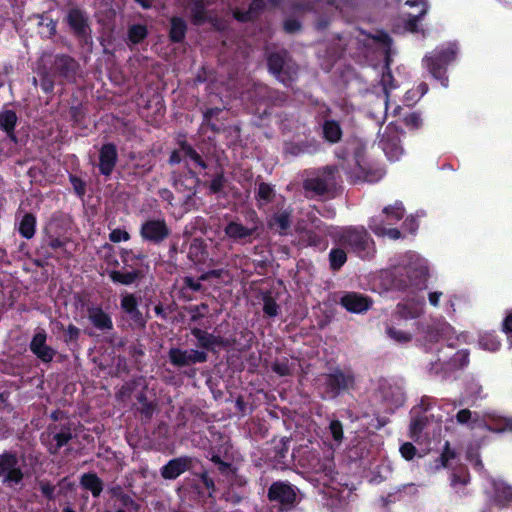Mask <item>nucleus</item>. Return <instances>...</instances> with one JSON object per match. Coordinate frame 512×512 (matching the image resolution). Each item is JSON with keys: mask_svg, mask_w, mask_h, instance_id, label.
Instances as JSON below:
<instances>
[{"mask_svg": "<svg viewBox=\"0 0 512 512\" xmlns=\"http://www.w3.org/2000/svg\"><path fill=\"white\" fill-rule=\"evenodd\" d=\"M186 459H174L162 468V476L166 479H175L187 469Z\"/></svg>", "mask_w": 512, "mask_h": 512, "instance_id": "20", "label": "nucleus"}, {"mask_svg": "<svg viewBox=\"0 0 512 512\" xmlns=\"http://www.w3.org/2000/svg\"><path fill=\"white\" fill-rule=\"evenodd\" d=\"M341 304L350 312L361 313L370 306V301L358 293H347L341 298Z\"/></svg>", "mask_w": 512, "mask_h": 512, "instance_id": "15", "label": "nucleus"}, {"mask_svg": "<svg viewBox=\"0 0 512 512\" xmlns=\"http://www.w3.org/2000/svg\"><path fill=\"white\" fill-rule=\"evenodd\" d=\"M382 149L385 152L386 156L391 161H396L402 155V148L398 143V139L396 137L389 138L384 135L382 139Z\"/></svg>", "mask_w": 512, "mask_h": 512, "instance_id": "21", "label": "nucleus"}, {"mask_svg": "<svg viewBox=\"0 0 512 512\" xmlns=\"http://www.w3.org/2000/svg\"><path fill=\"white\" fill-rule=\"evenodd\" d=\"M471 418V412L469 410H460L457 413V420L459 423H466Z\"/></svg>", "mask_w": 512, "mask_h": 512, "instance_id": "59", "label": "nucleus"}, {"mask_svg": "<svg viewBox=\"0 0 512 512\" xmlns=\"http://www.w3.org/2000/svg\"><path fill=\"white\" fill-rule=\"evenodd\" d=\"M89 319L99 329H110L112 327L111 319L100 308L91 309Z\"/></svg>", "mask_w": 512, "mask_h": 512, "instance_id": "25", "label": "nucleus"}, {"mask_svg": "<svg viewBox=\"0 0 512 512\" xmlns=\"http://www.w3.org/2000/svg\"><path fill=\"white\" fill-rule=\"evenodd\" d=\"M357 40L365 48L378 51L381 56L388 60L391 40L387 34L383 32H377L376 34L371 35L363 31H359Z\"/></svg>", "mask_w": 512, "mask_h": 512, "instance_id": "5", "label": "nucleus"}, {"mask_svg": "<svg viewBox=\"0 0 512 512\" xmlns=\"http://www.w3.org/2000/svg\"><path fill=\"white\" fill-rule=\"evenodd\" d=\"M82 486L90 490L94 496H99L103 487L101 480L95 474H84L81 477Z\"/></svg>", "mask_w": 512, "mask_h": 512, "instance_id": "28", "label": "nucleus"}, {"mask_svg": "<svg viewBox=\"0 0 512 512\" xmlns=\"http://www.w3.org/2000/svg\"><path fill=\"white\" fill-rule=\"evenodd\" d=\"M487 429L495 432H512V418L496 417L486 422Z\"/></svg>", "mask_w": 512, "mask_h": 512, "instance_id": "29", "label": "nucleus"}, {"mask_svg": "<svg viewBox=\"0 0 512 512\" xmlns=\"http://www.w3.org/2000/svg\"><path fill=\"white\" fill-rule=\"evenodd\" d=\"M427 91H428L427 84L421 83L418 85V87L415 91L411 90L406 93V101L408 103L415 102V101L419 100L423 95H425Z\"/></svg>", "mask_w": 512, "mask_h": 512, "instance_id": "45", "label": "nucleus"}, {"mask_svg": "<svg viewBox=\"0 0 512 512\" xmlns=\"http://www.w3.org/2000/svg\"><path fill=\"white\" fill-rule=\"evenodd\" d=\"M346 252L340 248L333 249L330 252V264L335 270L339 269L346 262Z\"/></svg>", "mask_w": 512, "mask_h": 512, "instance_id": "40", "label": "nucleus"}, {"mask_svg": "<svg viewBox=\"0 0 512 512\" xmlns=\"http://www.w3.org/2000/svg\"><path fill=\"white\" fill-rule=\"evenodd\" d=\"M272 194L273 189L268 184L262 183L259 185L258 197L260 200L267 202L270 200Z\"/></svg>", "mask_w": 512, "mask_h": 512, "instance_id": "51", "label": "nucleus"}, {"mask_svg": "<svg viewBox=\"0 0 512 512\" xmlns=\"http://www.w3.org/2000/svg\"><path fill=\"white\" fill-rule=\"evenodd\" d=\"M181 161H185L187 165L193 164L194 166H199L201 168L205 167L200 156L186 144L181 145V147L174 151L170 157L171 163H179Z\"/></svg>", "mask_w": 512, "mask_h": 512, "instance_id": "13", "label": "nucleus"}, {"mask_svg": "<svg viewBox=\"0 0 512 512\" xmlns=\"http://www.w3.org/2000/svg\"><path fill=\"white\" fill-rule=\"evenodd\" d=\"M263 310L266 315L273 317L278 314V305L270 296H265Z\"/></svg>", "mask_w": 512, "mask_h": 512, "instance_id": "48", "label": "nucleus"}, {"mask_svg": "<svg viewBox=\"0 0 512 512\" xmlns=\"http://www.w3.org/2000/svg\"><path fill=\"white\" fill-rule=\"evenodd\" d=\"M329 431L333 440L337 445H339L343 439V428L341 423L337 420L331 421L329 425Z\"/></svg>", "mask_w": 512, "mask_h": 512, "instance_id": "46", "label": "nucleus"}, {"mask_svg": "<svg viewBox=\"0 0 512 512\" xmlns=\"http://www.w3.org/2000/svg\"><path fill=\"white\" fill-rule=\"evenodd\" d=\"M395 320L397 321L395 324L387 326V336L399 344L409 343L413 339L414 330L403 328L401 324L402 320H399L396 316Z\"/></svg>", "mask_w": 512, "mask_h": 512, "instance_id": "16", "label": "nucleus"}, {"mask_svg": "<svg viewBox=\"0 0 512 512\" xmlns=\"http://www.w3.org/2000/svg\"><path fill=\"white\" fill-rule=\"evenodd\" d=\"M143 255L132 250H125L122 253V261L125 267L138 269L139 264L142 262Z\"/></svg>", "mask_w": 512, "mask_h": 512, "instance_id": "33", "label": "nucleus"}, {"mask_svg": "<svg viewBox=\"0 0 512 512\" xmlns=\"http://www.w3.org/2000/svg\"><path fill=\"white\" fill-rule=\"evenodd\" d=\"M30 347L32 352L44 362H49L54 357V350L46 345V334L44 332L35 334Z\"/></svg>", "mask_w": 512, "mask_h": 512, "instance_id": "14", "label": "nucleus"}, {"mask_svg": "<svg viewBox=\"0 0 512 512\" xmlns=\"http://www.w3.org/2000/svg\"><path fill=\"white\" fill-rule=\"evenodd\" d=\"M121 307L132 318H137V316H138L137 302L133 295H130V294L124 295L122 297Z\"/></svg>", "mask_w": 512, "mask_h": 512, "instance_id": "37", "label": "nucleus"}, {"mask_svg": "<svg viewBox=\"0 0 512 512\" xmlns=\"http://www.w3.org/2000/svg\"><path fill=\"white\" fill-rule=\"evenodd\" d=\"M326 380L331 392L333 393L341 389L347 388L352 383V378L348 375H344L340 371H336L333 374L329 375L326 378Z\"/></svg>", "mask_w": 512, "mask_h": 512, "instance_id": "22", "label": "nucleus"}, {"mask_svg": "<svg viewBox=\"0 0 512 512\" xmlns=\"http://www.w3.org/2000/svg\"><path fill=\"white\" fill-rule=\"evenodd\" d=\"M405 5L413 12L403 13L404 30L418 32V22L427 13L429 5L427 0H406Z\"/></svg>", "mask_w": 512, "mask_h": 512, "instance_id": "6", "label": "nucleus"}, {"mask_svg": "<svg viewBox=\"0 0 512 512\" xmlns=\"http://www.w3.org/2000/svg\"><path fill=\"white\" fill-rule=\"evenodd\" d=\"M339 245L351 249L361 258L369 257L374 249L373 242L363 228H341L336 231Z\"/></svg>", "mask_w": 512, "mask_h": 512, "instance_id": "4", "label": "nucleus"}, {"mask_svg": "<svg viewBox=\"0 0 512 512\" xmlns=\"http://www.w3.org/2000/svg\"><path fill=\"white\" fill-rule=\"evenodd\" d=\"M79 335V329L73 325H70L68 328H67V331H66V336H67V339L68 340H75L77 339Z\"/></svg>", "mask_w": 512, "mask_h": 512, "instance_id": "60", "label": "nucleus"}, {"mask_svg": "<svg viewBox=\"0 0 512 512\" xmlns=\"http://www.w3.org/2000/svg\"><path fill=\"white\" fill-rule=\"evenodd\" d=\"M295 488L286 482H275L269 489V498L281 504L283 509H288L296 501Z\"/></svg>", "mask_w": 512, "mask_h": 512, "instance_id": "7", "label": "nucleus"}, {"mask_svg": "<svg viewBox=\"0 0 512 512\" xmlns=\"http://www.w3.org/2000/svg\"><path fill=\"white\" fill-rule=\"evenodd\" d=\"M169 234V229L166 226V223L163 220H148L146 221L141 228V235L143 238L159 242L165 239Z\"/></svg>", "mask_w": 512, "mask_h": 512, "instance_id": "11", "label": "nucleus"}, {"mask_svg": "<svg viewBox=\"0 0 512 512\" xmlns=\"http://www.w3.org/2000/svg\"><path fill=\"white\" fill-rule=\"evenodd\" d=\"M424 307L423 300H407L398 304L395 315L399 320L416 319L424 313Z\"/></svg>", "mask_w": 512, "mask_h": 512, "instance_id": "12", "label": "nucleus"}, {"mask_svg": "<svg viewBox=\"0 0 512 512\" xmlns=\"http://www.w3.org/2000/svg\"><path fill=\"white\" fill-rule=\"evenodd\" d=\"M383 176L382 171H377L375 174H369L366 172H363L361 175L356 176V180H363L368 182H374L379 180Z\"/></svg>", "mask_w": 512, "mask_h": 512, "instance_id": "54", "label": "nucleus"}, {"mask_svg": "<svg viewBox=\"0 0 512 512\" xmlns=\"http://www.w3.org/2000/svg\"><path fill=\"white\" fill-rule=\"evenodd\" d=\"M186 24L180 18H173L171 21L170 35L174 41H180L185 35Z\"/></svg>", "mask_w": 512, "mask_h": 512, "instance_id": "35", "label": "nucleus"}, {"mask_svg": "<svg viewBox=\"0 0 512 512\" xmlns=\"http://www.w3.org/2000/svg\"><path fill=\"white\" fill-rule=\"evenodd\" d=\"M263 1L262 0H253L250 4V8L246 12H242L240 10H236L234 12L235 18H237L239 21H248L251 20L254 16V12L256 9H259L262 7Z\"/></svg>", "mask_w": 512, "mask_h": 512, "instance_id": "39", "label": "nucleus"}, {"mask_svg": "<svg viewBox=\"0 0 512 512\" xmlns=\"http://www.w3.org/2000/svg\"><path fill=\"white\" fill-rule=\"evenodd\" d=\"M268 66L270 71L283 83L292 79L295 70L290 62L286 59V54L275 53L268 58Z\"/></svg>", "mask_w": 512, "mask_h": 512, "instance_id": "8", "label": "nucleus"}, {"mask_svg": "<svg viewBox=\"0 0 512 512\" xmlns=\"http://www.w3.org/2000/svg\"><path fill=\"white\" fill-rule=\"evenodd\" d=\"M222 183H223L222 176L216 177L215 179L212 180V182L210 184V190L214 193L219 192L222 188Z\"/></svg>", "mask_w": 512, "mask_h": 512, "instance_id": "56", "label": "nucleus"}, {"mask_svg": "<svg viewBox=\"0 0 512 512\" xmlns=\"http://www.w3.org/2000/svg\"><path fill=\"white\" fill-rule=\"evenodd\" d=\"M403 216L404 208L402 203L395 202L393 205L385 207L379 216L372 218L370 228L378 236L398 239L401 233L398 229L393 228L392 225L400 221Z\"/></svg>", "mask_w": 512, "mask_h": 512, "instance_id": "3", "label": "nucleus"}, {"mask_svg": "<svg viewBox=\"0 0 512 512\" xmlns=\"http://www.w3.org/2000/svg\"><path fill=\"white\" fill-rule=\"evenodd\" d=\"M141 271L139 269H132L129 272L111 271L110 278L117 283L129 285L133 283L139 276Z\"/></svg>", "mask_w": 512, "mask_h": 512, "instance_id": "27", "label": "nucleus"}, {"mask_svg": "<svg viewBox=\"0 0 512 512\" xmlns=\"http://www.w3.org/2000/svg\"><path fill=\"white\" fill-rule=\"evenodd\" d=\"M116 156V149L113 145L107 144L102 147L99 167L103 174L109 175L112 172L116 162Z\"/></svg>", "mask_w": 512, "mask_h": 512, "instance_id": "19", "label": "nucleus"}, {"mask_svg": "<svg viewBox=\"0 0 512 512\" xmlns=\"http://www.w3.org/2000/svg\"><path fill=\"white\" fill-rule=\"evenodd\" d=\"M461 296L455 292L445 293V303L443 304V310L448 314L452 315L456 312V306L460 301Z\"/></svg>", "mask_w": 512, "mask_h": 512, "instance_id": "38", "label": "nucleus"}, {"mask_svg": "<svg viewBox=\"0 0 512 512\" xmlns=\"http://www.w3.org/2000/svg\"><path fill=\"white\" fill-rule=\"evenodd\" d=\"M170 361L176 366H188L206 360V354L198 350H181L173 348L169 352Z\"/></svg>", "mask_w": 512, "mask_h": 512, "instance_id": "9", "label": "nucleus"}, {"mask_svg": "<svg viewBox=\"0 0 512 512\" xmlns=\"http://www.w3.org/2000/svg\"><path fill=\"white\" fill-rule=\"evenodd\" d=\"M146 28L142 25H134L129 30V39L133 43H138L145 38Z\"/></svg>", "mask_w": 512, "mask_h": 512, "instance_id": "44", "label": "nucleus"}, {"mask_svg": "<svg viewBox=\"0 0 512 512\" xmlns=\"http://www.w3.org/2000/svg\"><path fill=\"white\" fill-rule=\"evenodd\" d=\"M405 124L410 128H417L421 124V118L417 113H410L404 118Z\"/></svg>", "mask_w": 512, "mask_h": 512, "instance_id": "53", "label": "nucleus"}, {"mask_svg": "<svg viewBox=\"0 0 512 512\" xmlns=\"http://www.w3.org/2000/svg\"><path fill=\"white\" fill-rule=\"evenodd\" d=\"M428 302L434 308H442L445 303V293L438 290H433L428 293Z\"/></svg>", "mask_w": 512, "mask_h": 512, "instance_id": "43", "label": "nucleus"}, {"mask_svg": "<svg viewBox=\"0 0 512 512\" xmlns=\"http://www.w3.org/2000/svg\"><path fill=\"white\" fill-rule=\"evenodd\" d=\"M479 345L484 350L494 352L499 349L500 342L496 338L495 335H493L491 333H485V334L481 335L480 340H479Z\"/></svg>", "mask_w": 512, "mask_h": 512, "instance_id": "34", "label": "nucleus"}, {"mask_svg": "<svg viewBox=\"0 0 512 512\" xmlns=\"http://www.w3.org/2000/svg\"><path fill=\"white\" fill-rule=\"evenodd\" d=\"M452 332V326L446 321H441L427 329L424 339L426 342H438L440 339H448Z\"/></svg>", "mask_w": 512, "mask_h": 512, "instance_id": "17", "label": "nucleus"}, {"mask_svg": "<svg viewBox=\"0 0 512 512\" xmlns=\"http://www.w3.org/2000/svg\"><path fill=\"white\" fill-rule=\"evenodd\" d=\"M17 459L12 454L0 456V475H5V481L10 484H17L22 479L21 471L16 467Z\"/></svg>", "mask_w": 512, "mask_h": 512, "instance_id": "10", "label": "nucleus"}, {"mask_svg": "<svg viewBox=\"0 0 512 512\" xmlns=\"http://www.w3.org/2000/svg\"><path fill=\"white\" fill-rule=\"evenodd\" d=\"M275 371L280 375H287L290 373V369L288 366L276 364Z\"/></svg>", "mask_w": 512, "mask_h": 512, "instance_id": "63", "label": "nucleus"}, {"mask_svg": "<svg viewBox=\"0 0 512 512\" xmlns=\"http://www.w3.org/2000/svg\"><path fill=\"white\" fill-rule=\"evenodd\" d=\"M19 231L25 238H31L35 232V218L26 214L20 222Z\"/></svg>", "mask_w": 512, "mask_h": 512, "instance_id": "32", "label": "nucleus"}, {"mask_svg": "<svg viewBox=\"0 0 512 512\" xmlns=\"http://www.w3.org/2000/svg\"><path fill=\"white\" fill-rule=\"evenodd\" d=\"M323 133L325 138L332 143L337 142L342 135L341 128L335 121H326L323 126Z\"/></svg>", "mask_w": 512, "mask_h": 512, "instance_id": "30", "label": "nucleus"}, {"mask_svg": "<svg viewBox=\"0 0 512 512\" xmlns=\"http://www.w3.org/2000/svg\"><path fill=\"white\" fill-rule=\"evenodd\" d=\"M470 461L476 466H481V461L477 456H469Z\"/></svg>", "mask_w": 512, "mask_h": 512, "instance_id": "64", "label": "nucleus"}, {"mask_svg": "<svg viewBox=\"0 0 512 512\" xmlns=\"http://www.w3.org/2000/svg\"><path fill=\"white\" fill-rule=\"evenodd\" d=\"M504 329L507 332H512V312L509 313L504 320Z\"/></svg>", "mask_w": 512, "mask_h": 512, "instance_id": "62", "label": "nucleus"}, {"mask_svg": "<svg viewBox=\"0 0 512 512\" xmlns=\"http://www.w3.org/2000/svg\"><path fill=\"white\" fill-rule=\"evenodd\" d=\"M284 28L288 32H295L300 28V24L296 20H286L284 23Z\"/></svg>", "mask_w": 512, "mask_h": 512, "instance_id": "55", "label": "nucleus"}, {"mask_svg": "<svg viewBox=\"0 0 512 512\" xmlns=\"http://www.w3.org/2000/svg\"><path fill=\"white\" fill-rule=\"evenodd\" d=\"M422 429V423L420 420H414L411 423L410 431H411V437L416 439L418 432H420Z\"/></svg>", "mask_w": 512, "mask_h": 512, "instance_id": "57", "label": "nucleus"}, {"mask_svg": "<svg viewBox=\"0 0 512 512\" xmlns=\"http://www.w3.org/2000/svg\"><path fill=\"white\" fill-rule=\"evenodd\" d=\"M388 281L387 288L404 290L423 285L429 276V264L415 252L401 255L390 270L382 273Z\"/></svg>", "mask_w": 512, "mask_h": 512, "instance_id": "1", "label": "nucleus"}, {"mask_svg": "<svg viewBox=\"0 0 512 512\" xmlns=\"http://www.w3.org/2000/svg\"><path fill=\"white\" fill-rule=\"evenodd\" d=\"M439 362L441 363H431L430 370L434 371L436 374L440 373L444 368L450 369L464 366L468 362V355L465 351H460L457 352L450 361L447 362L446 357H444L443 359H439Z\"/></svg>", "mask_w": 512, "mask_h": 512, "instance_id": "18", "label": "nucleus"}, {"mask_svg": "<svg viewBox=\"0 0 512 512\" xmlns=\"http://www.w3.org/2000/svg\"><path fill=\"white\" fill-rule=\"evenodd\" d=\"M70 26L79 34L86 33V18L80 10H71L68 14Z\"/></svg>", "mask_w": 512, "mask_h": 512, "instance_id": "26", "label": "nucleus"}, {"mask_svg": "<svg viewBox=\"0 0 512 512\" xmlns=\"http://www.w3.org/2000/svg\"><path fill=\"white\" fill-rule=\"evenodd\" d=\"M16 121L17 116L14 111L6 110L0 113V127L8 134L13 132Z\"/></svg>", "mask_w": 512, "mask_h": 512, "instance_id": "31", "label": "nucleus"}, {"mask_svg": "<svg viewBox=\"0 0 512 512\" xmlns=\"http://www.w3.org/2000/svg\"><path fill=\"white\" fill-rule=\"evenodd\" d=\"M194 335L197 338L198 343L206 348L215 349V347L220 343L215 336L207 334L200 330H195Z\"/></svg>", "mask_w": 512, "mask_h": 512, "instance_id": "36", "label": "nucleus"}, {"mask_svg": "<svg viewBox=\"0 0 512 512\" xmlns=\"http://www.w3.org/2000/svg\"><path fill=\"white\" fill-rule=\"evenodd\" d=\"M203 6V0H191L187 4V8L193 13L196 22H200L204 19Z\"/></svg>", "mask_w": 512, "mask_h": 512, "instance_id": "42", "label": "nucleus"}, {"mask_svg": "<svg viewBox=\"0 0 512 512\" xmlns=\"http://www.w3.org/2000/svg\"><path fill=\"white\" fill-rule=\"evenodd\" d=\"M55 441V445H52L50 447V451L52 453H56L58 449H60L63 445H65L68 440L70 439V435L68 433H58L55 434L53 437Z\"/></svg>", "mask_w": 512, "mask_h": 512, "instance_id": "49", "label": "nucleus"}, {"mask_svg": "<svg viewBox=\"0 0 512 512\" xmlns=\"http://www.w3.org/2000/svg\"><path fill=\"white\" fill-rule=\"evenodd\" d=\"M270 225L272 227H276L280 233L285 232L289 226V215L287 213L275 215L270 222Z\"/></svg>", "mask_w": 512, "mask_h": 512, "instance_id": "41", "label": "nucleus"}, {"mask_svg": "<svg viewBox=\"0 0 512 512\" xmlns=\"http://www.w3.org/2000/svg\"><path fill=\"white\" fill-rule=\"evenodd\" d=\"M458 46L456 43H447L436 48L430 55L424 58V65L439 80L443 87L448 86L446 67L456 59Z\"/></svg>", "mask_w": 512, "mask_h": 512, "instance_id": "2", "label": "nucleus"}, {"mask_svg": "<svg viewBox=\"0 0 512 512\" xmlns=\"http://www.w3.org/2000/svg\"><path fill=\"white\" fill-rule=\"evenodd\" d=\"M454 458H455V452L453 450H451L449 447V444L446 443L444 450L441 454L439 463L436 465V468L438 469L440 467H447L449 465V461Z\"/></svg>", "mask_w": 512, "mask_h": 512, "instance_id": "47", "label": "nucleus"}, {"mask_svg": "<svg viewBox=\"0 0 512 512\" xmlns=\"http://www.w3.org/2000/svg\"><path fill=\"white\" fill-rule=\"evenodd\" d=\"M254 228H248L237 222L229 223L225 228V233L229 238L242 240L249 237Z\"/></svg>", "mask_w": 512, "mask_h": 512, "instance_id": "23", "label": "nucleus"}, {"mask_svg": "<svg viewBox=\"0 0 512 512\" xmlns=\"http://www.w3.org/2000/svg\"><path fill=\"white\" fill-rule=\"evenodd\" d=\"M41 490H42V493L47 496V497H52L53 495V491H54V487L50 484H42L41 485Z\"/></svg>", "mask_w": 512, "mask_h": 512, "instance_id": "61", "label": "nucleus"}, {"mask_svg": "<svg viewBox=\"0 0 512 512\" xmlns=\"http://www.w3.org/2000/svg\"><path fill=\"white\" fill-rule=\"evenodd\" d=\"M110 240L112 242H121V241H127L129 239V234L128 232H126L125 230H121V229H114L111 233H110Z\"/></svg>", "mask_w": 512, "mask_h": 512, "instance_id": "52", "label": "nucleus"}, {"mask_svg": "<svg viewBox=\"0 0 512 512\" xmlns=\"http://www.w3.org/2000/svg\"><path fill=\"white\" fill-rule=\"evenodd\" d=\"M400 453L406 460H411L416 455V449L411 443H404L400 447Z\"/></svg>", "mask_w": 512, "mask_h": 512, "instance_id": "50", "label": "nucleus"}, {"mask_svg": "<svg viewBox=\"0 0 512 512\" xmlns=\"http://www.w3.org/2000/svg\"><path fill=\"white\" fill-rule=\"evenodd\" d=\"M494 496L500 503L512 502V487L507 485L504 481H493Z\"/></svg>", "mask_w": 512, "mask_h": 512, "instance_id": "24", "label": "nucleus"}, {"mask_svg": "<svg viewBox=\"0 0 512 512\" xmlns=\"http://www.w3.org/2000/svg\"><path fill=\"white\" fill-rule=\"evenodd\" d=\"M403 227L405 230H407L409 232H414L417 229V224L415 222V219L413 217L406 218L403 223Z\"/></svg>", "mask_w": 512, "mask_h": 512, "instance_id": "58", "label": "nucleus"}]
</instances>
